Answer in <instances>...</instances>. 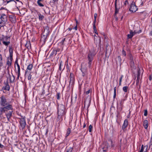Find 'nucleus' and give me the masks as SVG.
<instances>
[{
  "label": "nucleus",
  "mask_w": 152,
  "mask_h": 152,
  "mask_svg": "<svg viewBox=\"0 0 152 152\" xmlns=\"http://www.w3.org/2000/svg\"><path fill=\"white\" fill-rule=\"evenodd\" d=\"M126 100V99H121L120 101V105H123V104L124 103V101Z\"/></svg>",
  "instance_id": "nucleus-35"
},
{
  "label": "nucleus",
  "mask_w": 152,
  "mask_h": 152,
  "mask_svg": "<svg viewBox=\"0 0 152 152\" xmlns=\"http://www.w3.org/2000/svg\"><path fill=\"white\" fill-rule=\"evenodd\" d=\"M124 106L120 105V107L118 108V111L120 112H121L123 109Z\"/></svg>",
  "instance_id": "nucleus-41"
},
{
  "label": "nucleus",
  "mask_w": 152,
  "mask_h": 152,
  "mask_svg": "<svg viewBox=\"0 0 152 152\" xmlns=\"http://www.w3.org/2000/svg\"><path fill=\"white\" fill-rule=\"evenodd\" d=\"M128 88V87L127 86H124L123 88V91L125 92H127V90Z\"/></svg>",
  "instance_id": "nucleus-34"
},
{
  "label": "nucleus",
  "mask_w": 152,
  "mask_h": 152,
  "mask_svg": "<svg viewBox=\"0 0 152 152\" xmlns=\"http://www.w3.org/2000/svg\"><path fill=\"white\" fill-rule=\"evenodd\" d=\"M137 6H136L134 2L132 1L129 10L132 12H134L137 11Z\"/></svg>",
  "instance_id": "nucleus-10"
},
{
  "label": "nucleus",
  "mask_w": 152,
  "mask_h": 152,
  "mask_svg": "<svg viewBox=\"0 0 152 152\" xmlns=\"http://www.w3.org/2000/svg\"><path fill=\"white\" fill-rule=\"evenodd\" d=\"M123 75H121V77L119 79V86L121 85V82L122 81V79L123 77Z\"/></svg>",
  "instance_id": "nucleus-42"
},
{
  "label": "nucleus",
  "mask_w": 152,
  "mask_h": 152,
  "mask_svg": "<svg viewBox=\"0 0 152 152\" xmlns=\"http://www.w3.org/2000/svg\"><path fill=\"white\" fill-rule=\"evenodd\" d=\"M31 72H30L29 73H27V75L26 76L28 77V80H30L31 78L32 75L31 74Z\"/></svg>",
  "instance_id": "nucleus-29"
},
{
  "label": "nucleus",
  "mask_w": 152,
  "mask_h": 152,
  "mask_svg": "<svg viewBox=\"0 0 152 152\" xmlns=\"http://www.w3.org/2000/svg\"><path fill=\"white\" fill-rule=\"evenodd\" d=\"M10 38V37L5 36L3 37V38L1 39V41H3V43L4 45L6 46H7L10 43L9 40V41H7L8 39H9Z\"/></svg>",
  "instance_id": "nucleus-9"
},
{
  "label": "nucleus",
  "mask_w": 152,
  "mask_h": 152,
  "mask_svg": "<svg viewBox=\"0 0 152 152\" xmlns=\"http://www.w3.org/2000/svg\"><path fill=\"white\" fill-rule=\"evenodd\" d=\"M43 1L44 0H38L37 3L39 6L40 7H43L44 6V5L42 3Z\"/></svg>",
  "instance_id": "nucleus-22"
},
{
  "label": "nucleus",
  "mask_w": 152,
  "mask_h": 152,
  "mask_svg": "<svg viewBox=\"0 0 152 152\" xmlns=\"http://www.w3.org/2000/svg\"><path fill=\"white\" fill-rule=\"evenodd\" d=\"M107 148L104 147L102 149V151H101V152H106V151L107 150Z\"/></svg>",
  "instance_id": "nucleus-48"
},
{
  "label": "nucleus",
  "mask_w": 152,
  "mask_h": 152,
  "mask_svg": "<svg viewBox=\"0 0 152 152\" xmlns=\"http://www.w3.org/2000/svg\"><path fill=\"white\" fill-rule=\"evenodd\" d=\"M1 21L6 23L7 21V16L6 15L2 14L0 17Z\"/></svg>",
  "instance_id": "nucleus-16"
},
{
  "label": "nucleus",
  "mask_w": 152,
  "mask_h": 152,
  "mask_svg": "<svg viewBox=\"0 0 152 152\" xmlns=\"http://www.w3.org/2000/svg\"><path fill=\"white\" fill-rule=\"evenodd\" d=\"M149 35L150 36H152V31L150 32L149 33Z\"/></svg>",
  "instance_id": "nucleus-62"
},
{
  "label": "nucleus",
  "mask_w": 152,
  "mask_h": 152,
  "mask_svg": "<svg viewBox=\"0 0 152 152\" xmlns=\"http://www.w3.org/2000/svg\"><path fill=\"white\" fill-rule=\"evenodd\" d=\"M73 148L71 147L66 148L65 150V152H72Z\"/></svg>",
  "instance_id": "nucleus-28"
},
{
  "label": "nucleus",
  "mask_w": 152,
  "mask_h": 152,
  "mask_svg": "<svg viewBox=\"0 0 152 152\" xmlns=\"http://www.w3.org/2000/svg\"><path fill=\"white\" fill-rule=\"evenodd\" d=\"M144 148H145V151H147L148 148V146L147 145H145L144 146Z\"/></svg>",
  "instance_id": "nucleus-54"
},
{
  "label": "nucleus",
  "mask_w": 152,
  "mask_h": 152,
  "mask_svg": "<svg viewBox=\"0 0 152 152\" xmlns=\"http://www.w3.org/2000/svg\"><path fill=\"white\" fill-rule=\"evenodd\" d=\"M128 124L127 119H126L124 120V124L122 126V129L124 130L125 128L127 127Z\"/></svg>",
  "instance_id": "nucleus-19"
},
{
  "label": "nucleus",
  "mask_w": 152,
  "mask_h": 152,
  "mask_svg": "<svg viewBox=\"0 0 152 152\" xmlns=\"http://www.w3.org/2000/svg\"><path fill=\"white\" fill-rule=\"evenodd\" d=\"M129 4V2L128 0H125V1L124 3V5L126 6L127 4Z\"/></svg>",
  "instance_id": "nucleus-50"
},
{
  "label": "nucleus",
  "mask_w": 152,
  "mask_h": 152,
  "mask_svg": "<svg viewBox=\"0 0 152 152\" xmlns=\"http://www.w3.org/2000/svg\"><path fill=\"white\" fill-rule=\"evenodd\" d=\"M73 29H75V30H77V25H76L73 28Z\"/></svg>",
  "instance_id": "nucleus-58"
},
{
  "label": "nucleus",
  "mask_w": 152,
  "mask_h": 152,
  "mask_svg": "<svg viewBox=\"0 0 152 152\" xmlns=\"http://www.w3.org/2000/svg\"><path fill=\"white\" fill-rule=\"evenodd\" d=\"M117 0H115V12L114 15V17L115 18L116 21L118 20V18L116 15L118 13L120 9V7H118L117 5Z\"/></svg>",
  "instance_id": "nucleus-8"
},
{
  "label": "nucleus",
  "mask_w": 152,
  "mask_h": 152,
  "mask_svg": "<svg viewBox=\"0 0 152 152\" xmlns=\"http://www.w3.org/2000/svg\"><path fill=\"white\" fill-rule=\"evenodd\" d=\"M152 145V135L151 136V141L150 142V145H149V147H150L151 145Z\"/></svg>",
  "instance_id": "nucleus-53"
},
{
  "label": "nucleus",
  "mask_w": 152,
  "mask_h": 152,
  "mask_svg": "<svg viewBox=\"0 0 152 152\" xmlns=\"http://www.w3.org/2000/svg\"><path fill=\"white\" fill-rule=\"evenodd\" d=\"M10 20L12 23H15L16 22V18L13 15H10L9 17Z\"/></svg>",
  "instance_id": "nucleus-18"
},
{
  "label": "nucleus",
  "mask_w": 152,
  "mask_h": 152,
  "mask_svg": "<svg viewBox=\"0 0 152 152\" xmlns=\"http://www.w3.org/2000/svg\"><path fill=\"white\" fill-rule=\"evenodd\" d=\"M144 149V145H142L141 146V148L140 151L143 152Z\"/></svg>",
  "instance_id": "nucleus-51"
},
{
  "label": "nucleus",
  "mask_w": 152,
  "mask_h": 152,
  "mask_svg": "<svg viewBox=\"0 0 152 152\" xmlns=\"http://www.w3.org/2000/svg\"><path fill=\"white\" fill-rule=\"evenodd\" d=\"M142 32V30L141 29L137 31V34H140V33Z\"/></svg>",
  "instance_id": "nucleus-59"
},
{
  "label": "nucleus",
  "mask_w": 152,
  "mask_h": 152,
  "mask_svg": "<svg viewBox=\"0 0 152 152\" xmlns=\"http://www.w3.org/2000/svg\"><path fill=\"white\" fill-rule=\"evenodd\" d=\"M119 115H120V113L119 112H118V113H117V115H116V116L117 118H118L119 116Z\"/></svg>",
  "instance_id": "nucleus-61"
},
{
  "label": "nucleus",
  "mask_w": 152,
  "mask_h": 152,
  "mask_svg": "<svg viewBox=\"0 0 152 152\" xmlns=\"http://www.w3.org/2000/svg\"><path fill=\"white\" fill-rule=\"evenodd\" d=\"M97 16V14L96 13H95L94 14V20L93 23H96V18Z\"/></svg>",
  "instance_id": "nucleus-38"
},
{
  "label": "nucleus",
  "mask_w": 152,
  "mask_h": 152,
  "mask_svg": "<svg viewBox=\"0 0 152 152\" xmlns=\"http://www.w3.org/2000/svg\"><path fill=\"white\" fill-rule=\"evenodd\" d=\"M137 77H140V69L139 68L138 69H137Z\"/></svg>",
  "instance_id": "nucleus-45"
},
{
  "label": "nucleus",
  "mask_w": 152,
  "mask_h": 152,
  "mask_svg": "<svg viewBox=\"0 0 152 152\" xmlns=\"http://www.w3.org/2000/svg\"><path fill=\"white\" fill-rule=\"evenodd\" d=\"M8 79H10V82L11 83H12L14 82L15 79V77L13 75H12V77H11L10 75H9V77H7V79L8 80Z\"/></svg>",
  "instance_id": "nucleus-24"
},
{
  "label": "nucleus",
  "mask_w": 152,
  "mask_h": 152,
  "mask_svg": "<svg viewBox=\"0 0 152 152\" xmlns=\"http://www.w3.org/2000/svg\"><path fill=\"white\" fill-rule=\"evenodd\" d=\"M56 98L57 100H59L60 99V93H57L56 95Z\"/></svg>",
  "instance_id": "nucleus-44"
},
{
  "label": "nucleus",
  "mask_w": 152,
  "mask_h": 152,
  "mask_svg": "<svg viewBox=\"0 0 152 152\" xmlns=\"http://www.w3.org/2000/svg\"><path fill=\"white\" fill-rule=\"evenodd\" d=\"M19 123L21 127L23 129H24L26 125V120L24 118H20Z\"/></svg>",
  "instance_id": "nucleus-12"
},
{
  "label": "nucleus",
  "mask_w": 152,
  "mask_h": 152,
  "mask_svg": "<svg viewBox=\"0 0 152 152\" xmlns=\"http://www.w3.org/2000/svg\"><path fill=\"white\" fill-rule=\"evenodd\" d=\"M10 53V56L7 58L6 65L7 66V69L11 67L12 65V61L13 60V50L10 49L9 50Z\"/></svg>",
  "instance_id": "nucleus-4"
},
{
  "label": "nucleus",
  "mask_w": 152,
  "mask_h": 152,
  "mask_svg": "<svg viewBox=\"0 0 152 152\" xmlns=\"http://www.w3.org/2000/svg\"><path fill=\"white\" fill-rule=\"evenodd\" d=\"M35 11L37 13V14L39 16V19L40 21H42L44 18V16L42 15L41 13L39 12H38L37 10H35Z\"/></svg>",
  "instance_id": "nucleus-20"
},
{
  "label": "nucleus",
  "mask_w": 152,
  "mask_h": 152,
  "mask_svg": "<svg viewBox=\"0 0 152 152\" xmlns=\"http://www.w3.org/2000/svg\"><path fill=\"white\" fill-rule=\"evenodd\" d=\"M148 114V111L147 109L145 110L144 111V115L147 116Z\"/></svg>",
  "instance_id": "nucleus-49"
},
{
  "label": "nucleus",
  "mask_w": 152,
  "mask_h": 152,
  "mask_svg": "<svg viewBox=\"0 0 152 152\" xmlns=\"http://www.w3.org/2000/svg\"><path fill=\"white\" fill-rule=\"evenodd\" d=\"M129 57L130 60L131 61V66L132 67L133 66V68L134 69H136V66H134V62L133 61V58L131 54H129Z\"/></svg>",
  "instance_id": "nucleus-15"
},
{
  "label": "nucleus",
  "mask_w": 152,
  "mask_h": 152,
  "mask_svg": "<svg viewBox=\"0 0 152 152\" xmlns=\"http://www.w3.org/2000/svg\"><path fill=\"white\" fill-rule=\"evenodd\" d=\"M94 57V55L91 52H90L88 56V61H92Z\"/></svg>",
  "instance_id": "nucleus-17"
},
{
  "label": "nucleus",
  "mask_w": 152,
  "mask_h": 152,
  "mask_svg": "<svg viewBox=\"0 0 152 152\" xmlns=\"http://www.w3.org/2000/svg\"><path fill=\"white\" fill-rule=\"evenodd\" d=\"M137 31L136 30H134V32L132 31L133 34V35H134L135 34H137Z\"/></svg>",
  "instance_id": "nucleus-55"
},
{
  "label": "nucleus",
  "mask_w": 152,
  "mask_h": 152,
  "mask_svg": "<svg viewBox=\"0 0 152 152\" xmlns=\"http://www.w3.org/2000/svg\"><path fill=\"white\" fill-rule=\"evenodd\" d=\"M152 79V76L150 75L149 77V80H150L151 81Z\"/></svg>",
  "instance_id": "nucleus-60"
},
{
  "label": "nucleus",
  "mask_w": 152,
  "mask_h": 152,
  "mask_svg": "<svg viewBox=\"0 0 152 152\" xmlns=\"http://www.w3.org/2000/svg\"><path fill=\"white\" fill-rule=\"evenodd\" d=\"M56 54V52L55 51V49L53 50L52 52L50 54V57H53L54 56H55Z\"/></svg>",
  "instance_id": "nucleus-25"
},
{
  "label": "nucleus",
  "mask_w": 152,
  "mask_h": 152,
  "mask_svg": "<svg viewBox=\"0 0 152 152\" xmlns=\"http://www.w3.org/2000/svg\"><path fill=\"white\" fill-rule=\"evenodd\" d=\"M16 64L17 66V71L16 72V73L17 74L18 77L17 79H18L20 75V65L18 63V60L17 59L15 62V65Z\"/></svg>",
  "instance_id": "nucleus-13"
},
{
  "label": "nucleus",
  "mask_w": 152,
  "mask_h": 152,
  "mask_svg": "<svg viewBox=\"0 0 152 152\" xmlns=\"http://www.w3.org/2000/svg\"><path fill=\"white\" fill-rule=\"evenodd\" d=\"M133 36V34L132 33V31L131 30L130 31V34H128L127 35V37L128 38L130 39Z\"/></svg>",
  "instance_id": "nucleus-27"
},
{
  "label": "nucleus",
  "mask_w": 152,
  "mask_h": 152,
  "mask_svg": "<svg viewBox=\"0 0 152 152\" xmlns=\"http://www.w3.org/2000/svg\"><path fill=\"white\" fill-rule=\"evenodd\" d=\"M55 51L56 52V54L58 53V54H59L61 53L60 49L59 48L56 49H55Z\"/></svg>",
  "instance_id": "nucleus-36"
},
{
  "label": "nucleus",
  "mask_w": 152,
  "mask_h": 152,
  "mask_svg": "<svg viewBox=\"0 0 152 152\" xmlns=\"http://www.w3.org/2000/svg\"><path fill=\"white\" fill-rule=\"evenodd\" d=\"M95 24H96V23H93V26L94 29V31H96V26H95Z\"/></svg>",
  "instance_id": "nucleus-46"
},
{
  "label": "nucleus",
  "mask_w": 152,
  "mask_h": 152,
  "mask_svg": "<svg viewBox=\"0 0 152 152\" xmlns=\"http://www.w3.org/2000/svg\"><path fill=\"white\" fill-rule=\"evenodd\" d=\"M71 132V129L70 128H68L67 129V132L66 135V137H67Z\"/></svg>",
  "instance_id": "nucleus-30"
},
{
  "label": "nucleus",
  "mask_w": 152,
  "mask_h": 152,
  "mask_svg": "<svg viewBox=\"0 0 152 152\" xmlns=\"http://www.w3.org/2000/svg\"><path fill=\"white\" fill-rule=\"evenodd\" d=\"M143 125L145 129L148 128V121L147 120H145L143 122Z\"/></svg>",
  "instance_id": "nucleus-21"
},
{
  "label": "nucleus",
  "mask_w": 152,
  "mask_h": 152,
  "mask_svg": "<svg viewBox=\"0 0 152 152\" xmlns=\"http://www.w3.org/2000/svg\"><path fill=\"white\" fill-rule=\"evenodd\" d=\"M5 23L1 21H0V29H1L2 27H4L5 26Z\"/></svg>",
  "instance_id": "nucleus-32"
},
{
  "label": "nucleus",
  "mask_w": 152,
  "mask_h": 152,
  "mask_svg": "<svg viewBox=\"0 0 152 152\" xmlns=\"http://www.w3.org/2000/svg\"><path fill=\"white\" fill-rule=\"evenodd\" d=\"M58 0H53V2L55 3L56 2H57Z\"/></svg>",
  "instance_id": "nucleus-63"
},
{
  "label": "nucleus",
  "mask_w": 152,
  "mask_h": 152,
  "mask_svg": "<svg viewBox=\"0 0 152 152\" xmlns=\"http://www.w3.org/2000/svg\"><path fill=\"white\" fill-rule=\"evenodd\" d=\"M33 68V65L32 64H28L25 71V76H26L27 75V73H29L30 72H31V70Z\"/></svg>",
  "instance_id": "nucleus-11"
},
{
  "label": "nucleus",
  "mask_w": 152,
  "mask_h": 152,
  "mask_svg": "<svg viewBox=\"0 0 152 152\" xmlns=\"http://www.w3.org/2000/svg\"><path fill=\"white\" fill-rule=\"evenodd\" d=\"M4 147V146L3 145H2L0 143V147L1 148H3Z\"/></svg>",
  "instance_id": "nucleus-57"
},
{
  "label": "nucleus",
  "mask_w": 152,
  "mask_h": 152,
  "mask_svg": "<svg viewBox=\"0 0 152 152\" xmlns=\"http://www.w3.org/2000/svg\"><path fill=\"white\" fill-rule=\"evenodd\" d=\"M17 2H16L14 0H9L8 1H7V3H8L10 2H12L13 4L15 5L16 7L18 8V7H20L22 6L23 5L22 2L18 0V1H16Z\"/></svg>",
  "instance_id": "nucleus-7"
},
{
  "label": "nucleus",
  "mask_w": 152,
  "mask_h": 152,
  "mask_svg": "<svg viewBox=\"0 0 152 152\" xmlns=\"http://www.w3.org/2000/svg\"><path fill=\"white\" fill-rule=\"evenodd\" d=\"M72 29V28H68L67 30H68L69 31H71Z\"/></svg>",
  "instance_id": "nucleus-64"
},
{
  "label": "nucleus",
  "mask_w": 152,
  "mask_h": 152,
  "mask_svg": "<svg viewBox=\"0 0 152 152\" xmlns=\"http://www.w3.org/2000/svg\"><path fill=\"white\" fill-rule=\"evenodd\" d=\"M116 86L114 87V95L113 96V98L114 99L116 97Z\"/></svg>",
  "instance_id": "nucleus-33"
},
{
  "label": "nucleus",
  "mask_w": 152,
  "mask_h": 152,
  "mask_svg": "<svg viewBox=\"0 0 152 152\" xmlns=\"http://www.w3.org/2000/svg\"><path fill=\"white\" fill-rule=\"evenodd\" d=\"M49 33V27L48 26H47L44 28V31L42 34V35L44 37V39H46Z\"/></svg>",
  "instance_id": "nucleus-6"
},
{
  "label": "nucleus",
  "mask_w": 152,
  "mask_h": 152,
  "mask_svg": "<svg viewBox=\"0 0 152 152\" xmlns=\"http://www.w3.org/2000/svg\"><path fill=\"white\" fill-rule=\"evenodd\" d=\"M63 66V64L62 61H60L59 64V70L60 71L63 70L65 67V66H64L62 70V66Z\"/></svg>",
  "instance_id": "nucleus-23"
},
{
  "label": "nucleus",
  "mask_w": 152,
  "mask_h": 152,
  "mask_svg": "<svg viewBox=\"0 0 152 152\" xmlns=\"http://www.w3.org/2000/svg\"><path fill=\"white\" fill-rule=\"evenodd\" d=\"M70 83H73L74 81V78L73 76H72V75L71 74H70Z\"/></svg>",
  "instance_id": "nucleus-31"
},
{
  "label": "nucleus",
  "mask_w": 152,
  "mask_h": 152,
  "mask_svg": "<svg viewBox=\"0 0 152 152\" xmlns=\"http://www.w3.org/2000/svg\"><path fill=\"white\" fill-rule=\"evenodd\" d=\"M93 128V126L91 125H90L89 126L88 130L89 132H91L92 131V129Z\"/></svg>",
  "instance_id": "nucleus-39"
},
{
  "label": "nucleus",
  "mask_w": 152,
  "mask_h": 152,
  "mask_svg": "<svg viewBox=\"0 0 152 152\" xmlns=\"http://www.w3.org/2000/svg\"><path fill=\"white\" fill-rule=\"evenodd\" d=\"M57 109L58 118L62 119V116L65 115L66 112L65 106L63 104H58Z\"/></svg>",
  "instance_id": "nucleus-2"
},
{
  "label": "nucleus",
  "mask_w": 152,
  "mask_h": 152,
  "mask_svg": "<svg viewBox=\"0 0 152 152\" xmlns=\"http://www.w3.org/2000/svg\"><path fill=\"white\" fill-rule=\"evenodd\" d=\"M88 67L89 68H91V66L92 63V61H88Z\"/></svg>",
  "instance_id": "nucleus-40"
},
{
  "label": "nucleus",
  "mask_w": 152,
  "mask_h": 152,
  "mask_svg": "<svg viewBox=\"0 0 152 152\" xmlns=\"http://www.w3.org/2000/svg\"><path fill=\"white\" fill-rule=\"evenodd\" d=\"M13 110L9 111L1 107H0V115L3 113H5V115L8 121H10L12 117Z\"/></svg>",
  "instance_id": "nucleus-3"
},
{
  "label": "nucleus",
  "mask_w": 152,
  "mask_h": 152,
  "mask_svg": "<svg viewBox=\"0 0 152 152\" xmlns=\"http://www.w3.org/2000/svg\"><path fill=\"white\" fill-rule=\"evenodd\" d=\"M122 54L123 56H126V51L124 50H123L122 51Z\"/></svg>",
  "instance_id": "nucleus-47"
},
{
  "label": "nucleus",
  "mask_w": 152,
  "mask_h": 152,
  "mask_svg": "<svg viewBox=\"0 0 152 152\" xmlns=\"http://www.w3.org/2000/svg\"><path fill=\"white\" fill-rule=\"evenodd\" d=\"M140 79V77H137V80H136V84L137 85H138L139 84V82Z\"/></svg>",
  "instance_id": "nucleus-43"
},
{
  "label": "nucleus",
  "mask_w": 152,
  "mask_h": 152,
  "mask_svg": "<svg viewBox=\"0 0 152 152\" xmlns=\"http://www.w3.org/2000/svg\"><path fill=\"white\" fill-rule=\"evenodd\" d=\"M65 38H64L61 41V45H63V44H64V41H65Z\"/></svg>",
  "instance_id": "nucleus-52"
},
{
  "label": "nucleus",
  "mask_w": 152,
  "mask_h": 152,
  "mask_svg": "<svg viewBox=\"0 0 152 152\" xmlns=\"http://www.w3.org/2000/svg\"><path fill=\"white\" fill-rule=\"evenodd\" d=\"M3 66V62L2 56L1 54H0V69H1V67Z\"/></svg>",
  "instance_id": "nucleus-26"
},
{
  "label": "nucleus",
  "mask_w": 152,
  "mask_h": 152,
  "mask_svg": "<svg viewBox=\"0 0 152 152\" xmlns=\"http://www.w3.org/2000/svg\"><path fill=\"white\" fill-rule=\"evenodd\" d=\"M81 68L80 70L82 73V76L84 77H87L88 74V71L86 66V64L84 63L81 64Z\"/></svg>",
  "instance_id": "nucleus-5"
},
{
  "label": "nucleus",
  "mask_w": 152,
  "mask_h": 152,
  "mask_svg": "<svg viewBox=\"0 0 152 152\" xmlns=\"http://www.w3.org/2000/svg\"><path fill=\"white\" fill-rule=\"evenodd\" d=\"M4 85L3 87V89L4 90L9 91L10 90V87L9 85L7 79L5 81H4Z\"/></svg>",
  "instance_id": "nucleus-14"
},
{
  "label": "nucleus",
  "mask_w": 152,
  "mask_h": 152,
  "mask_svg": "<svg viewBox=\"0 0 152 152\" xmlns=\"http://www.w3.org/2000/svg\"><path fill=\"white\" fill-rule=\"evenodd\" d=\"M110 141L111 142V146H112V147H114V145L112 144L113 141H112V140H110Z\"/></svg>",
  "instance_id": "nucleus-56"
},
{
  "label": "nucleus",
  "mask_w": 152,
  "mask_h": 152,
  "mask_svg": "<svg viewBox=\"0 0 152 152\" xmlns=\"http://www.w3.org/2000/svg\"><path fill=\"white\" fill-rule=\"evenodd\" d=\"M92 91V89H89V90L88 91L85 92V93L86 95H87V94H88L89 93H91Z\"/></svg>",
  "instance_id": "nucleus-37"
},
{
  "label": "nucleus",
  "mask_w": 152,
  "mask_h": 152,
  "mask_svg": "<svg viewBox=\"0 0 152 152\" xmlns=\"http://www.w3.org/2000/svg\"><path fill=\"white\" fill-rule=\"evenodd\" d=\"M0 105L1 107L9 111L13 110V108L12 104L13 100L12 99L10 101H7L6 98L2 96L0 98Z\"/></svg>",
  "instance_id": "nucleus-1"
}]
</instances>
